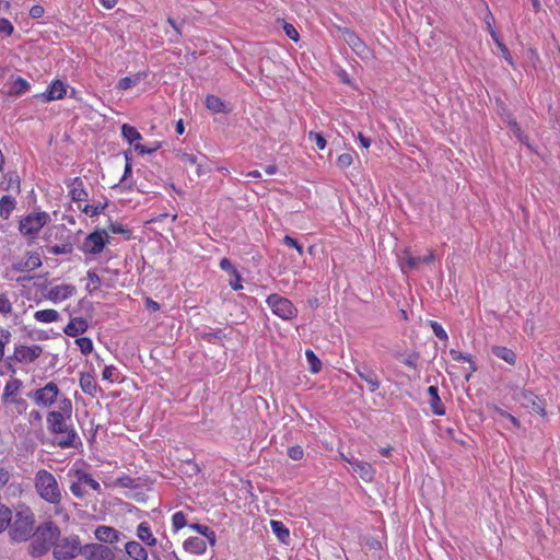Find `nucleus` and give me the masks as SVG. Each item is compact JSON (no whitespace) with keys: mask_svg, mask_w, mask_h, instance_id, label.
Here are the masks:
<instances>
[{"mask_svg":"<svg viewBox=\"0 0 560 560\" xmlns=\"http://www.w3.org/2000/svg\"><path fill=\"white\" fill-rule=\"evenodd\" d=\"M72 402L63 398L59 404V410L47 413L46 422L48 431L56 435L55 444L61 448L75 447L81 443L80 438L71 423Z\"/></svg>","mask_w":560,"mask_h":560,"instance_id":"obj_1","label":"nucleus"},{"mask_svg":"<svg viewBox=\"0 0 560 560\" xmlns=\"http://www.w3.org/2000/svg\"><path fill=\"white\" fill-rule=\"evenodd\" d=\"M34 487L40 499L49 504L58 506L62 500V491L56 477L46 469H39L35 474Z\"/></svg>","mask_w":560,"mask_h":560,"instance_id":"obj_2","label":"nucleus"},{"mask_svg":"<svg viewBox=\"0 0 560 560\" xmlns=\"http://www.w3.org/2000/svg\"><path fill=\"white\" fill-rule=\"evenodd\" d=\"M34 513L30 508L16 511L12 524L10 523L9 535L16 542L26 541L34 530Z\"/></svg>","mask_w":560,"mask_h":560,"instance_id":"obj_3","label":"nucleus"},{"mask_svg":"<svg viewBox=\"0 0 560 560\" xmlns=\"http://www.w3.org/2000/svg\"><path fill=\"white\" fill-rule=\"evenodd\" d=\"M79 555L83 556V546L78 535L59 537L52 547V556L56 560H72Z\"/></svg>","mask_w":560,"mask_h":560,"instance_id":"obj_4","label":"nucleus"},{"mask_svg":"<svg viewBox=\"0 0 560 560\" xmlns=\"http://www.w3.org/2000/svg\"><path fill=\"white\" fill-rule=\"evenodd\" d=\"M266 303L272 313L283 320H292L298 316L299 311L294 304L289 299L277 293L268 295Z\"/></svg>","mask_w":560,"mask_h":560,"instance_id":"obj_5","label":"nucleus"},{"mask_svg":"<svg viewBox=\"0 0 560 560\" xmlns=\"http://www.w3.org/2000/svg\"><path fill=\"white\" fill-rule=\"evenodd\" d=\"M48 220L49 215L45 211L31 213L20 221L19 230L24 235L34 236L43 229Z\"/></svg>","mask_w":560,"mask_h":560,"instance_id":"obj_6","label":"nucleus"},{"mask_svg":"<svg viewBox=\"0 0 560 560\" xmlns=\"http://www.w3.org/2000/svg\"><path fill=\"white\" fill-rule=\"evenodd\" d=\"M58 395V386L54 382H49L44 387L30 393L28 397L39 407H50L56 402Z\"/></svg>","mask_w":560,"mask_h":560,"instance_id":"obj_7","label":"nucleus"},{"mask_svg":"<svg viewBox=\"0 0 560 560\" xmlns=\"http://www.w3.org/2000/svg\"><path fill=\"white\" fill-rule=\"evenodd\" d=\"M107 243H108L107 232L105 230L97 229L94 232L90 233L85 237V240L81 246V249L85 254L96 255V254H100L104 249V247L106 246Z\"/></svg>","mask_w":560,"mask_h":560,"instance_id":"obj_8","label":"nucleus"},{"mask_svg":"<svg viewBox=\"0 0 560 560\" xmlns=\"http://www.w3.org/2000/svg\"><path fill=\"white\" fill-rule=\"evenodd\" d=\"M515 399L532 412L546 416L545 401L533 392L521 389L515 394Z\"/></svg>","mask_w":560,"mask_h":560,"instance_id":"obj_9","label":"nucleus"},{"mask_svg":"<svg viewBox=\"0 0 560 560\" xmlns=\"http://www.w3.org/2000/svg\"><path fill=\"white\" fill-rule=\"evenodd\" d=\"M85 560H116L114 550L106 545L91 542L83 546Z\"/></svg>","mask_w":560,"mask_h":560,"instance_id":"obj_10","label":"nucleus"},{"mask_svg":"<svg viewBox=\"0 0 560 560\" xmlns=\"http://www.w3.org/2000/svg\"><path fill=\"white\" fill-rule=\"evenodd\" d=\"M34 536L36 539L50 545L51 547L57 544L60 537V528L52 521H45L38 525Z\"/></svg>","mask_w":560,"mask_h":560,"instance_id":"obj_11","label":"nucleus"},{"mask_svg":"<svg viewBox=\"0 0 560 560\" xmlns=\"http://www.w3.org/2000/svg\"><path fill=\"white\" fill-rule=\"evenodd\" d=\"M95 538L103 545H115L125 538V535L116 528L107 525H100L94 530Z\"/></svg>","mask_w":560,"mask_h":560,"instance_id":"obj_12","label":"nucleus"},{"mask_svg":"<svg viewBox=\"0 0 560 560\" xmlns=\"http://www.w3.org/2000/svg\"><path fill=\"white\" fill-rule=\"evenodd\" d=\"M43 352V348L39 345L19 346L14 350L13 357H9L8 360H15L18 362H34Z\"/></svg>","mask_w":560,"mask_h":560,"instance_id":"obj_13","label":"nucleus"},{"mask_svg":"<svg viewBox=\"0 0 560 560\" xmlns=\"http://www.w3.org/2000/svg\"><path fill=\"white\" fill-rule=\"evenodd\" d=\"M66 95V85L60 80H55L50 83L48 89L39 94L34 95L35 98L40 100L44 103H48L56 100H61Z\"/></svg>","mask_w":560,"mask_h":560,"instance_id":"obj_14","label":"nucleus"},{"mask_svg":"<svg viewBox=\"0 0 560 560\" xmlns=\"http://www.w3.org/2000/svg\"><path fill=\"white\" fill-rule=\"evenodd\" d=\"M354 371L361 380L365 381L370 385L371 393H375L380 388L381 382L372 368L365 363H358L354 366Z\"/></svg>","mask_w":560,"mask_h":560,"instance_id":"obj_15","label":"nucleus"},{"mask_svg":"<svg viewBox=\"0 0 560 560\" xmlns=\"http://www.w3.org/2000/svg\"><path fill=\"white\" fill-rule=\"evenodd\" d=\"M341 31V35L343 40L351 47V49L359 56H364L369 52L368 46L357 35V33L348 27H345Z\"/></svg>","mask_w":560,"mask_h":560,"instance_id":"obj_16","label":"nucleus"},{"mask_svg":"<svg viewBox=\"0 0 560 560\" xmlns=\"http://www.w3.org/2000/svg\"><path fill=\"white\" fill-rule=\"evenodd\" d=\"M342 459L348 462L351 465L352 470L360 476L364 481H372L375 476V469L370 463L359 460V459H350L346 456H342Z\"/></svg>","mask_w":560,"mask_h":560,"instance_id":"obj_17","label":"nucleus"},{"mask_svg":"<svg viewBox=\"0 0 560 560\" xmlns=\"http://www.w3.org/2000/svg\"><path fill=\"white\" fill-rule=\"evenodd\" d=\"M75 291L77 289L73 284H61L52 287L45 296L54 303H57L71 298Z\"/></svg>","mask_w":560,"mask_h":560,"instance_id":"obj_18","label":"nucleus"},{"mask_svg":"<svg viewBox=\"0 0 560 560\" xmlns=\"http://www.w3.org/2000/svg\"><path fill=\"white\" fill-rule=\"evenodd\" d=\"M8 85V95L19 97L31 90V84L22 77H11Z\"/></svg>","mask_w":560,"mask_h":560,"instance_id":"obj_19","label":"nucleus"},{"mask_svg":"<svg viewBox=\"0 0 560 560\" xmlns=\"http://www.w3.org/2000/svg\"><path fill=\"white\" fill-rule=\"evenodd\" d=\"M89 325L85 318L83 317H74L69 324L63 328V332L70 337H78L86 331Z\"/></svg>","mask_w":560,"mask_h":560,"instance_id":"obj_20","label":"nucleus"},{"mask_svg":"<svg viewBox=\"0 0 560 560\" xmlns=\"http://www.w3.org/2000/svg\"><path fill=\"white\" fill-rule=\"evenodd\" d=\"M125 551L128 557L132 560H147L148 551L138 541L131 540L125 544Z\"/></svg>","mask_w":560,"mask_h":560,"instance_id":"obj_21","label":"nucleus"},{"mask_svg":"<svg viewBox=\"0 0 560 560\" xmlns=\"http://www.w3.org/2000/svg\"><path fill=\"white\" fill-rule=\"evenodd\" d=\"M427 392L430 396V406H431L432 412L436 416H444L445 408H444V406L441 401V398L439 396L438 386H429Z\"/></svg>","mask_w":560,"mask_h":560,"instance_id":"obj_22","label":"nucleus"},{"mask_svg":"<svg viewBox=\"0 0 560 560\" xmlns=\"http://www.w3.org/2000/svg\"><path fill=\"white\" fill-rule=\"evenodd\" d=\"M69 194L71 195L72 200L75 202L85 201L89 198V194L85 190L83 182L80 177L72 179Z\"/></svg>","mask_w":560,"mask_h":560,"instance_id":"obj_23","label":"nucleus"},{"mask_svg":"<svg viewBox=\"0 0 560 560\" xmlns=\"http://www.w3.org/2000/svg\"><path fill=\"white\" fill-rule=\"evenodd\" d=\"M148 73L145 71H139L132 75L124 77L121 78L116 88L118 90H128L132 86L138 85L141 81H143L147 78Z\"/></svg>","mask_w":560,"mask_h":560,"instance_id":"obj_24","label":"nucleus"},{"mask_svg":"<svg viewBox=\"0 0 560 560\" xmlns=\"http://www.w3.org/2000/svg\"><path fill=\"white\" fill-rule=\"evenodd\" d=\"M22 385H23V383L19 378H12L11 381H9L4 386V390H3V395H2L3 401L7 404L13 402V400L15 399V396L20 392Z\"/></svg>","mask_w":560,"mask_h":560,"instance_id":"obj_25","label":"nucleus"},{"mask_svg":"<svg viewBox=\"0 0 560 560\" xmlns=\"http://www.w3.org/2000/svg\"><path fill=\"white\" fill-rule=\"evenodd\" d=\"M205 103H206V107L214 114L230 112V108L228 107L226 103L219 96L209 94V95H207Z\"/></svg>","mask_w":560,"mask_h":560,"instance_id":"obj_26","label":"nucleus"},{"mask_svg":"<svg viewBox=\"0 0 560 560\" xmlns=\"http://www.w3.org/2000/svg\"><path fill=\"white\" fill-rule=\"evenodd\" d=\"M184 549L194 555H202L206 549V540L200 537H190L184 541Z\"/></svg>","mask_w":560,"mask_h":560,"instance_id":"obj_27","label":"nucleus"},{"mask_svg":"<svg viewBox=\"0 0 560 560\" xmlns=\"http://www.w3.org/2000/svg\"><path fill=\"white\" fill-rule=\"evenodd\" d=\"M138 538L147 546H155L156 538L153 536L151 528L147 522H141L137 528Z\"/></svg>","mask_w":560,"mask_h":560,"instance_id":"obj_28","label":"nucleus"},{"mask_svg":"<svg viewBox=\"0 0 560 560\" xmlns=\"http://www.w3.org/2000/svg\"><path fill=\"white\" fill-rule=\"evenodd\" d=\"M80 387L81 389L92 396V397H95L96 396V393H97V384L93 377L92 374L90 373H85V374H82L81 377H80Z\"/></svg>","mask_w":560,"mask_h":560,"instance_id":"obj_29","label":"nucleus"},{"mask_svg":"<svg viewBox=\"0 0 560 560\" xmlns=\"http://www.w3.org/2000/svg\"><path fill=\"white\" fill-rule=\"evenodd\" d=\"M491 351L497 358L505 361L506 363H509L511 365H515L516 354L514 353L513 350H511L506 347H503V346H493Z\"/></svg>","mask_w":560,"mask_h":560,"instance_id":"obj_30","label":"nucleus"},{"mask_svg":"<svg viewBox=\"0 0 560 560\" xmlns=\"http://www.w3.org/2000/svg\"><path fill=\"white\" fill-rule=\"evenodd\" d=\"M270 526L272 533L276 535V537L282 542L288 544L290 538V532L289 528L281 522V521H270Z\"/></svg>","mask_w":560,"mask_h":560,"instance_id":"obj_31","label":"nucleus"},{"mask_svg":"<svg viewBox=\"0 0 560 560\" xmlns=\"http://www.w3.org/2000/svg\"><path fill=\"white\" fill-rule=\"evenodd\" d=\"M16 206L15 198L10 195H4L0 199V217L4 220L9 219L12 211Z\"/></svg>","mask_w":560,"mask_h":560,"instance_id":"obj_32","label":"nucleus"},{"mask_svg":"<svg viewBox=\"0 0 560 560\" xmlns=\"http://www.w3.org/2000/svg\"><path fill=\"white\" fill-rule=\"evenodd\" d=\"M450 354L452 357L453 360L455 361H465V362H468L469 363V371L468 373L466 374V380L468 381L470 375L476 372L477 370V366L475 364V362L472 361V358L470 354H466V353H463L458 350H455V349H451L450 350Z\"/></svg>","mask_w":560,"mask_h":560,"instance_id":"obj_33","label":"nucleus"},{"mask_svg":"<svg viewBox=\"0 0 560 560\" xmlns=\"http://www.w3.org/2000/svg\"><path fill=\"white\" fill-rule=\"evenodd\" d=\"M434 260V254L430 252L428 255L424 256H410L408 255L406 264L408 268L416 269L421 264H431Z\"/></svg>","mask_w":560,"mask_h":560,"instance_id":"obj_34","label":"nucleus"},{"mask_svg":"<svg viewBox=\"0 0 560 560\" xmlns=\"http://www.w3.org/2000/svg\"><path fill=\"white\" fill-rule=\"evenodd\" d=\"M121 135L130 144H135L137 141L142 139L141 133L133 126L124 124L121 127Z\"/></svg>","mask_w":560,"mask_h":560,"instance_id":"obj_35","label":"nucleus"},{"mask_svg":"<svg viewBox=\"0 0 560 560\" xmlns=\"http://www.w3.org/2000/svg\"><path fill=\"white\" fill-rule=\"evenodd\" d=\"M34 318L40 323H52L59 319V313L56 310H40L35 312Z\"/></svg>","mask_w":560,"mask_h":560,"instance_id":"obj_36","label":"nucleus"},{"mask_svg":"<svg viewBox=\"0 0 560 560\" xmlns=\"http://www.w3.org/2000/svg\"><path fill=\"white\" fill-rule=\"evenodd\" d=\"M74 476L77 477V479H79V481H83V483H85L89 487H91L94 491H101V485L98 483V481H96L86 471H84L82 469H75L74 470Z\"/></svg>","mask_w":560,"mask_h":560,"instance_id":"obj_37","label":"nucleus"},{"mask_svg":"<svg viewBox=\"0 0 560 560\" xmlns=\"http://www.w3.org/2000/svg\"><path fill=\"white\" fill-rule=\"evenodd\" d=\"M189 527L194 530H196L197 533H199L200 535H202L203 537H206L208 539V541L210 542V545H214L215 544V533L207 525H202V524H198V523H192V524H189Z\"/></svg>","mask_w":560,"mask_h":560,"instance_id":"obj_38","label":"nucleus"},{"mask_svg":"<svg viewBox=\"0 0 560 560\" xmlns=\"http://www.w3.org/2000/svg\"><path fill=\"white\" fill-rule=\"evenodd\" d=\"M306 361L312 373H318L322 370V362L313 350L307 349L305 351Z\"/></svg>","mask_w":560,"mask_h":560,"instance_id":"obj_39","label":"nucleus"},{"mask_svg":"<svg viewBox=\"0 0 560 560\" xmlns=\"http://www.w3.org/2000/svg\"><path fill=\"white\" fill-rule=\"evenodd\" d=\"M12 521V511L3 505L0 504V533L4 532Z\"/></svg>","mask_w":560,"mask_h":560,"instance_id":"obj_40","label":"nucleus"},{"mask_svg":"<svg viewBox=\"0 0 560 560\" xmlns=\"http://www.w3.org/2000/svg\"><path fill=\"white\" fill-rule=\"evenodd\" d=\"M42 266V259L38 253L28 252L26 255V260L23 262L24 268H28V270H35Z\"/></svg>","mask_w":560,"mask_h":560,"instance_id":"obj_41","label":"nucleus"},{"mask_svg":"<svg viewBox=\"0 0 560 560\" xmlns=\"http://www.w3.org/2000/svg\"><path fill=\"white\" fill-rule=\"evenodd\" d=\"M50 548H52L50 545L34 538V541L32 542V556H44L49 551Z\"/></svg>","mask_w":560,"mask_h":560,"instance_id":"obj_42","label":"nucleus"},{"mask_svg":"<svg viewBox=\"0 0 560 560\" xmlns=\"http://www.w3.org/2000/svg\"><path fill=\"white\" fill-rule=\"evenodd\" d=\"M48 252L52 255H65L71 254L73 252V245L70 242H66L63 244H56L48 248Z\"/></svg>","mask_w":560,"mask_h":560,"instance_id":"obj_43","label":"nucleus"},{"mask_svg":"<svg viewBox=\"0 0 560 560\" xmlns=\"http://www.w3.org/2000/svg\"><path fill=\"white\" fill-rule=\"evenodd\" d=\"M176 158L185 165L194 166L196 163H198L200 156L178 150L176 152Z\"/></svg>","mask_w":560,"mask_h":560,"instance_id":"obj_44","label":"nucleus"},{"mask_svg":"<svg viewBox=\"0 0 560 560\" xmlns=\"http://www.w3.org/2000/svg\"><path fill=\"white\" fill-rule=\"evenodd\" d=\"M226 337V334L223 329H209L208 331H203L201 338L208 342H212L214 339H223Z\"/></svg>","mask_w":560,"mask_h":560,"instance_id":"obj_45","label":"nucleus"},{"mask_svg":"<svg viewBox=\"0 0 560 560\" xmlns=\"http://www.w3.org/2000/svg\"><path fill=\"white\" fill-rule=\"evenodd\" d=\"M108 206V201L106 200L104 203L98 202L97 205H86L83 209V212L90 215L91 218L98 215L103 212V210Z\"/></svg>","mask_w":560,"mask_h":560,"instance_id":"obj_46","label":"nucleus"},{"mask_svg":"<svg viewBox=\"0 0 560 560\" xmlns=\"http://www.w3.org/2000/svg\"><path fill=\"white\" fill-rule=\"evenodd\" d=\"M75 343L78 345L80 351L85 355L93 351V342L89 337H79L77 338Z\"/></svg>","mask_w":560,"mask_h":560,"instance_id":"obj_47","label":"nucleus"},{"mask_svg":"<svg viewBox=\"0 0 560 560\" xmlns=\"http://www.w3.org/2000/svg\"><path fill=\"white\" fill-rule=\"evenodd\" d=\"M187 524V521H186V515L182 512V511H178L176 513L173 514L172 516V525H173V528L175 532L182 529L183 527H185Z\"/></svg>","mask_w":560,"mask_h":560,"instance_id":"obj_48","label":"nucleus"},{"mask_svg":"<svg viewBox=\"0 0 560 560\" xmlns=\"http://www.w3.org/2000/svg\"><path fill=\"white\" fill-rule=\"evenodd\" d=\"M108 231L114 234H122L126 236L127 240L131 237V231L126 229L122 224L118 222H110L108 225Z\"/></svg>","mask_w":560,"mask_h":560,"instance_id":"obj_49","label":"nucleus"},{"mask_svg":"<svg viewBox=\"0 0 560 560\" xmlns=\"http://www.w3.org/2000/svg\"><path fill=\"white\" fill-rule=\"evenodd\" d=\"M287 455L292 460H301L304 457V450L300 445H293L288 447Z\"/></svg>","mask_w":560,"mask_h":560,"instance_id":"obj_50","label":"nucleus"},{"mask_svg":"<svg viewBox=\"0 0 560 560\" xmlns=\"http://www.w3.org/2000/svg\"><path fill=\"white\" fill-rule=\"evenodd\" d=\"M353 162V158L351 153H342L337 159V166L341 170H346L349 167Z\"/></svg>","mask_w":560,"mask_h":560,"instance_id":"obj_51","label":"nucleus"},{"mask_svg":"<svg viewBox=\"0 0 560 560\" xmlns=\"http://www.w3.org/2000/svg\"><path fill=\"white\" fill-rule=\"evenodd\" d=\"M12 312V303L5 293L0 294V313L3 315Z\"/></svg>","mask_w":560,"mask_h":560,"instance_id":"obj_52","label":"nucleus"},{"mask_svg":"<svg viewBox=\"0 0 560 560\" xmlns=\"http://www.w3.org/2000/svg\"><path fill=\"white\" fill-rule=\"evenodd\" d=\"M14 31L12 23L4 18H0V35L10 36Z\"/></svg>","mask_w":560,"mask_h":560,"instance_id":"obj_53","label":"nucleus"},{"mask_svg":"<svg viewBox=\"0 0 560 560\" xmlns=\"http://www.w3.org/2000/svg\"><path fill=\"white\" fill-rule=\"evenodd\" d=\"M118 485H120L122 488H130L135 489L138 487V482L136 479L131 478L130 476L124 475L117 479Z\"/></svg>","mask_w":560,"mask_h":560,"instance_id":"obj_54","label":"nucleus"},{"mask_svg":"<svg viewBox=\"0 0 560 560\" xmlns=\"http://www.w3.org/2000/svg\"><path fill=\"white\" fill-rule=\"evenodd\" d=\"M430 325H431V328H432V330H433L434 335H435L439 339H441V340H447V338H448V337H447V334H446L445 329H444V328H443V327H442L438 322H433V320H432V322L430 323Z\"/></svg>","mask_w":560,"mask_h":560,"instance_id":"obj_55","label":"nucleus"},{"mask_svg":"<svg viewBox=\"0 0 560 560\" xmlns=\"http://www.w3.org/2000/svg\"><path fill=\"white\" fill-rule=\"evenodd\" d=\"M82 483L83 481H73L71 485H70V491L71 493L77 497V498H80L82 499L84 495H85V491L83 490L82 488Z\"/></svg>","mask_w":560,"mask_h":560,"instance_id":"obj_56","label":"nucleus"},{"mask_svg":"<svg viewBox=\"0 0 560 560\" xmlns=\"http://www.w3.org/2000/svg\"><path fill=\"white\" fill-rule=\"evenodd\" d=\"M159 148H160V143H155L154 147H152V148H148L139 142L135 143V150L141 155L151 154V153L155 152Z\"/></svg>","mask_w":560,"mask_h":560,"instance_id":"obj_57","label":"nucleus"},{"mask_svg":"<svg viewBox=\"0 0 560 560\" xmlns=\"http://www.w3.org/2000/svg\"><path fill=\"white\" fill-rule=\"evenodd\" d=\"M282 242L284 245L295 248L301 255L303 254V246L294 237L285 235Z\"/></svg>","mask_w":560,"mask_h":560,"instance_id":"obj_58","label":"nucleus"},{"mask_svg":"<svg viewBox=\"0 0 560 560\" xmlns=\"http://www.w3.org/2000/svg\"><path fill=\"white\" fill-rule=\"evenodd\" d=\"M495 412L500 416V417H503L508 420L511 421V423L515 427V428H520L521 427V423L520 421L513 416L511 415L510 412L503 410L502 408H499L497 407L495 408Z\"/></svg>","mask_w":560,"mask_h":560,"instance_id":"obj_59","label":"nucleus"},{"mask_svg":"<svg viewBox=\"0 0 560 560\" xmlns=\"http://www.w3.org/2000/svg\"><path fill=\"white\" fill-rule=\"evenodd\" d=\"M5 179L8 180V187L7 188H16V190H20V177L16 173H9L5 175Z\"/></svg>","mask_w":560,"mask_h":560,"instance_id":"obj_60","label":"nucleus"},{"mask_svg":"<svg viewBox=\"0 0 560 560\" xmlns=\"http://www.w3.org/2000/svg\"><path fill=\"white\" fill-rule=\"evenodd\" d=\"M310 139H314L318 150H324L326 147V139L319 132H310Z\"/></svg>","mask_w":560,"mask_h":560,"instance_id":"obj_61","label":"nucleus"},{"mask_svg":"<svg viewBox=\"0 0 560 560\" xmlns=\"http://www.w3.org/2000/svg\"><path fill=\"white\" fill-rule=\"evenodd\" d=\"M233 277L234 278L230 280L229 284L233 290L238 291L243 288V285L241 275L236 269H233Z\"/></svg>","mask_w":560,"mask_h":560,"instance_id":"obj_62","label":"nucleus"},{"mask_svg":"<svg viewBox=\"0 0 560 560\" xmlns=\"http://www.w3.org/2000/svg\"><path fill=\"white\" fill-rule=\"evenodd\" d=\"M206 161H207V156L201 154L198 160V163H196L194 165V166H196V174L198 177L205 175L208 172V170L205 168Z\"/></svg>","mask_w":560,"mask_h":560,"instance_id":"obj_63","label":"nucleus"},{"mask_svg":"<svg viewBox=\"0 0 560 560\" xmlns=\"http://www.w3.org/2000/svg\"><path fill=\"white\" fill-rule=\"evenodd\" d=\"M283 28H284L285 35L290 39H292L294 42L299 40V38H300L299 33L292 24L285 23Z\"/></svg>","mask_w":560,"mask_h":560,"instance_id":"obj_64","label":"nucleus"}]
</instances>
